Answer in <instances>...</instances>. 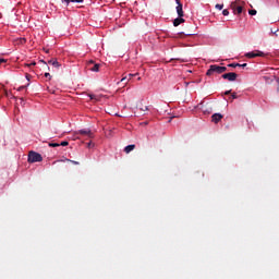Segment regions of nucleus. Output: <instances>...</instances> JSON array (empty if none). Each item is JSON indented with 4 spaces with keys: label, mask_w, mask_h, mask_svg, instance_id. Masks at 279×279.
<instances>
[{
    "label": "nucleus",
    "mask_w": 279,
    "mask_h": 279,
    "mask_svg": "<svg viewBox=\"0 0 279 279\" xmlns=\"http://www.w3.org/2000/svg\"><path fill=\"white\" fill-rule=\"evenodd\" d=\"M23 89H25V86H22V87L17 88V92H21Z\"/></svg>",
    "instance_id": "nucleus-31"
},
{
    "label": "nucleus",
    "mask_w": 279,
    "mask_h": 279,
    "mask_svg": "<svg viewBox=\"0 0 279 279\" xmlns=\"http://www.w3.org/2000/svg\"><path fill=\"white\" fill-rule=\"evenodd\" d=\"M93 64H94V65H93ZM90 65H93V66H90ZM88 68H89V70H90L92 72L97 73V72H99L100 63H94V60H89V62H88Z\"/></svg>",
    "instance_id": "nucleus-6"
},
{
    "label": "nucleus",
    "mask_w": 279,
    "mask_h": 279,
    "mask_svg": "<svg viewBox=\"0 0 279 279\" xmlns=\"http://www.w3.org/2000/svg\"><path fill=\"white\" fill-rule=\"evenodd\" d=\"M129 81L130 78L128 76L121 78V82L124 83V85H126Z\"/></svg>",
    "instance_id": "nucleus-17"
},
{
    "label": "nucleus",
    "mask_w": 279,
    "mask_h": 279,
    "mask_svg": "<svg viewBox=\"0 0 279 279\" xmlns=\"http://www.w3.org/2000/svg\"><path fill=\"white\" fill-rule=\"evenodd\" d=\"M193 34H186V36H192Z\"/></svg>",
    "instance_id": "nucleus-34"
},
{
    "label": "nucleus",
    "mask_w": 279,
    "mask_h": 279,
    "mask_svg": "<svg viewBox=\"0 0 279 279\" xmlns=\"http://www.w3.org/2000/svg\"><path fill=\"white\" fill-rule=\"evenodd\" d=\"M65 161L71 162L72 165L80 166V161L71 160L69 158H65Z\"/></svg>",
    "instance_id": "nucleus-14"
},
{
    "label": "nucleus",
    "mask_w": 279,
    "mask_h": 279,
    "mask_svg": "<svg viewBox=\"0 0 279 279\" xmlns=\"http://www.w3.org/2000/svg\"><path fill=\"white\" fill-rule=\"evenodd\" d=\"M231 98L236 99L238 98L236 94L235 93L231 94Z\"/></svg>",
    "instance_id": "nucleus-28"
},
{
    "label": "nucleus",
    "mask_w": 279,
    "mask_h": 279,
    "mask_svg": "<svg viewBox=\"0 0 279 279\" xmlns=\"http://www.w3.org/2000/svg\"><path fill=\"white\" fill-rule=\"evenodd\" d=\"M60 146L68 147L69 146V142L68 141H63V142L60 143Z\"/></svg>",
    "instance_id": "nucleus-18"
},
{
    "label": "nucleus",
    "mask_w": 279,
    "mask_h": 279,
    "mask_svg": "<svg viewBox=\"0 0 279 279\" xmlns=\"http://www.w3.org/2000/svg\"><path fill=\"white\" fill-rule=\"evenodd\" d=\"M248 14H250V15H256V14H257V10H250V11H248Z\"/></svg>",
    "instance_id": "nucleus-20"
},
{
    "label": "nucleus",
    "mask_w": 279,
    "mask_h": 279,
    "mask_svg": "<svg viewBox=\"0 0 279 279\" xmlns=\"http://www.w3.org/2000/svg\"><path fill=\"white\" fill-rule=\"evenodd\" d=\"M148 110V107L147 106H144L141 108V111H147Z\"/></svg>",
    "instance_id": "nucleus-26"
},
{
    "label": "nucleus",
    "mask_w": 279,
    "mask_h": 279,
    "mask_svg": "<svg viewBox=\"0 0 279 279\" xmlns=\"http://www.w3.org/2000/svg\"><path fill=\"white\" fill-rule=\"evenodd\" d=\"M177 5V13L179 16L183 17L184 15V10H183V5L182 2H180V0H175Z\"/></svg>",
    "instance_id": "nucleus-7"
},
{
    "label": "nucleus",
    "mask_w": 279,
    "mask_h": 279,
    "mask_svg": "<svg viewBox=\"0 0 279 279\" xmlns=\"http://www.w3.org/2000/svg\"><path fill=\"white\" fill-rule=\"evenodd\" d=\"M236 8H238L236 2H232L231 3V9H233V12H235Z\"/></svg>",
    "instance_id": "nucleus-19"
},
{
    "label": "nucleus",
    "mask_w": 279,
    "mask_h": 279,
    "mask_svg": "<svg viewBox=\"0 0 279 279\" xmlns=\"http://www.w3.org/2000/svg\"><path fill=\"white\" fill-rule=\"evenodd\" d=\"M184 22H185V20L182 16H179V17L174 19L173 26L178 27L179 25H182V23H184Z\"/></svg>",
    "instance_id": "nucleus-8"
},
{
    "label": "nucleus",
    "mask_w": 279,
    "mask_h": 279,
    "mask_svg": "<svg viewBox=\"0 0 279 279\" xmlns=\"http://www.w3.org/2000/svg\"><path fill=\"white\" fill-rule=\"evenodd\" d=\"M222 14H223L225 16H227V15H229V11L226 9V10L222 11Z\"/></svg>",
    "instance_id": "nucleus-24"
},
{
    "label": "nucleus",
    "mask_w": 279,
    "mask_h": 279,
    "mask_svg": "<svg viewBox=\"0 0 279 279\" xmlns=\"http://www.w3.org/2000/svg\"><path fill=\"white\" fill-rule=\"evenodd\" d=\"M76 134H80L81 136H85L88 138H94V133L89 129H82Z\"/></svg>",
    "instance_id": "nucleus-5"
},
{
    "label": "nucleus",
    "mask_w": 279,
    "mask_h": 279,
    "mask_svg": "<svg viewBox=\"0 0 279 279\" xmlns=\"http://www.w3.org/2000/svg\"><path fill=\"white\" fill-rule=\"evenodd\" d=\"M27 161L29 163H35V162H41L43 161V156L39 153L36 151H29Z\"/></svg>",
    "instance_id": "nucleus-2"
},
{
    "label": "nucleus",
    "mask_w": 279,
    "mask_h": 279,
    "mask_svg": "<svg viewBox=\"0 0 279 279\" xmlns=\"http://www.w3.org/2000/svg\"><path fill=\"white\" fill-rule=\"evenodd\" d=\"M247 66V63H239L238 68H246Z\"/></svg>",
    "instance_id": "nucleus-22"
},
{
    "label": "nucleus",
    "mask_w": 279,
    "mask_h": 279,
    "mask_svg": "<svg viewBox=\"0 0 279 279\" xmlns=\"http://www.w3.org/2000/svg\"><path fill=\"white\" fill-rule=\"evenodd\" d=\"M45 77H48L49 80L52 78L51 74H49V72H45Z\"/></svg>",
    "instance_id": "nucleus-21"
},
{
    "label": "nucleus",
    "mask_w": 279,
    "mask_h": 279,
    "mask_svg": "<svg viewBox=\"0 0 279 279\" xmlns=\"http://www.w3.org/2000/svg\"><path fill=\"white\" fill-rule=\"evenodd\" d=\"M238 65H240V63L233 62V63L227 64V66H229V68H238Z\"/></svg>",
    "instance_id": "nucleus-16"
},
{
    "label": "nucleus",
    "mask_w": 279,
    "mask_h": 279,
    "mask_svg": "<svg viewBox=\"0 0 279 279\" xmlns=\"http://www.w3.org/2000/svg\"><path fill=\"white\" fill-rule=\"evenodd\" d=\"M216 9L222 10V9H223V4H217V5H216Z\"/></svg>",
    "instance_id": "nucleus-23"
},
{
    "label": "nucleus",
    "mask_w": 279,
    "mask_h": 279,
    "mask_svg": "<svg viewBox=\"0 0 279 279\" xmlns=\"http://www.w3.org/2000/svg\"><path fill=\"white\" fill-rule=\"evenodd\" d=\"M32 65H36V62H32L29 64H26L27 68L32 66Z\"/></svg>",
    "instance_id": "nucleus-29"
},
{
    "label": "nucleus",
    "mask_w": 279,
    "mask_h": 279,
    "mask_svg": "<svg viewBox=\"0 0 279 279\" xmlns=\"http://www.w3.org/2000/svg\"><path fill=\"white\" fill-rule=\"evenodd\" d=\"M227 72V66H222V65H218V64H211L209 66V69L207 70V73L206 75L207 76H210L213 75L214 73H217V74H222Z\"/></svg>",
    "instance_id": "nucleus-1"
},
{
    "label": "nucleus",
    "mask_w": 279,
    "mask_h": 279,
    "mask_svg": "<svg viewBox=\"0 0 279 279\" xmlns=\"http://www.w3.org/2000/svg\"><path fill=\"white\" fill-rule=\"evenodd\" d=\"M7 60L4 58H0V64L5 63Z\"/></svg>",
    "instance_id": "nucleus-27"
},
{
    "label": "nucleus",
    "mask_w": 279,
    "mask_h": 279,
    "mask_svg": "<svg viewBox=\"0 0 279 279\" xmlns=\"http://www.w3.org/2000/svg\"><path fill=\"white\" fill-rule=\"evenodd\" d=\"M242 12H243V7H241V5H238L235 8V11H233V13H235V14H241Z\"/></svg>",
    "instance_id": "nucleus-13"
},
{
    "label": "nucleus",
    "mask_w": 279,
    "mask_h": 279,
    "mask_svg": "<svg viewBox=\"0 0 279 279\" xmlns=\"http://www.w3.org/2000/svg\"><path fill=\"white\" fill-rule=\"evenodd\" d=\"M222 78L229 82H235L238 74H235V72H227V74H222Z\"/></svg>",
    "instance_id": "nucleus-4"
},
{
    "label": "nucleus",
    "mask_w": 279,
    "mask_h": 279,
    "mask_svg": "<svg viewBox=\"0 0 279 279\" xmlns=\"http://www.w3.org/2000/svg\"><path fill=\"white\" fill-rule=\"evenodd\" d=\"M222 118H223V116L220 114V113H215V114L211 117L213 122H215V123H218Z\"/></svg>",
    "instance_id": "nucleus-10"
},
{
    "label": "nucleus",
    "mask_w": 279,
    "mask_h": 279,
    "mask_svg": "<svg viewBox=\"0 0 279 279\" xmlns=\"http://www.w3.org/2000/svg\"><path fill=\"white\" fill-rule=\"evenodd\" d=\"M135 148H136V145L131 144V145L124 147V153L130 154V153H132Z\"/></svg>",
    "instance_id": "nucleus-11"
},
{
    "label": "nucleus",
    "mask_w": 279,
    "mask_h": 279,
    "mask_svg": "<svg viewBox=\"0 0 279 279\" xmlns=\"http://www.w3.org/2000/svg\"><path fill=\"white\" fill-rule=\"evenodd\" d=\"M48 146L51 148H57V147H60V144L59 143H49Z\"/></svg>",
    "instance_id": "nucleus-15"
},
{
    "label": "nucleus",
    "mask_w": 279,
    "mask_h": 279,
    "mask_svg": "<svg viewBox=\"0 0 279 279\" xmlns=\"http://www.w3.org/2000/svg\"><path fill=\"white\" fill-rule=\"evenodd\" d=\"M40 62L44 63V64H47V62L45 60H40Z\"/></svg>",
    "instance_id": "nucleus-33"
},
{
    "label": "nucleus",
    "mask_w": 279,
    "mask_h": 279,
    "mask_svg": "<svg viewBox=\"0 0 279 279\" xmlns=\"http://www.w3.org/2000/svg\"><path fill=\"white\" fill-rule=\"evenodd\" d=\"M94 147V144L92 143V142H89L88 144H87V148H93Z\"/></svg>",
    "instance_id": "nucleus-25"
},
{
    "label": "nucleus",
    "mask_w": 279,
    "mask_h": 279,
    "mask_svg": "<svg viewBox=\"0 0 279 279\" xmlns=\"http://www.w3.org/2000/svg\"><path fill=\"white\" fill-rule=\"evenodd\" d=\"M232 90H227L225 95H230Z\"/></svg>",
    "instance_id": "nucleus-32"
},
{
    "label": "nucleus",
    "mask_w": 279,
    "mask_h": 279,
    "mask_svg": "<svg viewBox=\"0 0 279 279\" xmlns=\"http://www.w3.org/2000/svg\"><path fill=\"white\" fill-rule=\"evenodd\" d=\"M266 53L262 50H254L245 53V58L255 59V58H264Z\"/></svg>",
    "instance_id": "nucleus-3"
},
{
    "label": "nucleus",
    "mask_w": 279,
    "mask_h": 279,
    "mask_svg": "<svg viewBox=\"0 0 279 279\" xmlns=\"http://www.w3.org/2000/svg\"><path fill=\"white\" fill-rule=\"evenodd\" d=\"M48 64L52 65L53 68H57V69L61 66L60 62L57 59L48 60Z\"/></svg>",
    "instance_id": "nucleus-9"
},
{
    "label": "nucleus",
    "mask_w": 279,
    "mask_h": 279,
    "mask_svg": "<svg viewBox=\"0 0 279 279\" xmlns=\"http://www.w3.org/2000/svg\"><path fill=\"white\" fill-rule=\"evenodd\" d=\"M62 1H64L66 4H69V3H82L84 0H62Z\"/></svg>",
    "instance_id": "nucleus-12"
},
{
    "label": "nucleus",
    "mask_w": 279,
    "mask_h": 279,
    "mask_svg": "<svg viewBox=\"0 0 279 279\" xmlns=\"http://www.w3.org/2000/svg\"><path fill=\"white\" fill-rule=\"evenodd\" d=\"M133 76H135V74H129V76H126V77H128L129 81H130Z\"/></svg>",
    "instance_id": "nucleus-30"
}]
</instances>
